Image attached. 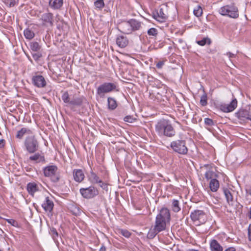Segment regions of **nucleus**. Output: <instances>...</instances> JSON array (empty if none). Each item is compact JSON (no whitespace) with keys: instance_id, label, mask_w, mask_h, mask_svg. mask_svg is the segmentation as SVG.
<instances>
[{"instance_id":"obj_1","label":"nucleus","mask_w":251,"mask_h":251,"mask_svg":"<svg viewBox=\"0 0 251 251\" xmlns=\"http://www.w3.org/2000/svg\"><path fill=\"white\" fill-rule=\"evenodd\" d=\"M171 215L169 210L166 207L162 208L155 218V225L153 226L159 232L165 230L166 224L170 222Z\"/></svg>"},{"instance_id":"obj_2","label":"nucleus","mask_w":251,"mask_h":251,"mask_svg":"<svg viewBox=\"0 0 251 251\" xmlns=\"http://www.w3.org/2000/svg\"><path fill=\"white\" fill-rule=\"evenodd\" d=\"M62 100L71 109L76 107L80 106L83 103V97H77L76 95L69 96L67 91H65L62 95Z\"/></svg>"},{"instance_id":"obj_3","label":"nucleus","mask_w":251,"mask_h":251,"mask_svg":"<svg viewBox=\"0 0 251 251\" xmlns=\"http://www.w3.org/2000/svg\"><path fill=\"white\" fill-rule=\"evenodd\" d=\"M43 171L44 176L50 177V181L53 183H57L61 179L60 173L56 165L46 166L43 168Z\"/></svg>"},{"instance_id":"obj_4","label":"nucleus","mask_w":251,"mask_h":251,"mask_svg":"<svg viewBox=\"0 0 251 251\" xmlns=\"http://www.w3.org/2000/svg\"><path fill=\"white\" fill-rule=\"evenodd\" d=\"M170 147L174 152L179 154L186 155L188 152L186 141L185 140H174L171 143Z\"/></svg>"},{"instance_id":"obj_5","label":"nucleus","mask_w":251,"mask_h":251,"mask_svg":"<svg viewBox=\"0 0 251 251\" xmlns=\"http://www.w3.org/2000/svg\"><path fill=\"white\" fill-rule=\"evenodd\" d=\"M218 11L222 15L227 16L231 18L237 19L239 17L238 9L234 4L226 5L221 7Z\"/></svg>"},{"instance_id":"obj_6","label":"nucleus","mask_w":251,"mask_h":251,"mask_svg":"<svg viewBox=\"0 0 251 251\" xmlns=\"http://www.w3.org/2000/svg\"><path fill=\"white\" fill-rule=\"evenodd\" d=\"M117 85L116 83L104 82L100 85L97 89V95L100 98H103L105 94L113 91H118Z\"/></svg>"},{"instance_id":"obj_7","label":"nucleus","mask_w":251,"mask_h":251,"mask_svg":"<svg viewBox=\"0 0 251 251\" xmlns=\"http://www.w3.org/2000/svg\"><path fill=\"white\" fill-rule=\"evenodd\" d=\"M24 145L26 151L29 153H35L38 150L39 147V143L34 135L26 137L25 140Z\"/></svg>"},{"instance_id":"obj_8","label":"nucleus","mask_w":251,"mask_h":251,"mask_svg":"<svg viewBox=\"0 0 251 251\" xmlns=\"http://www.w3.org/2000/svg\"><path fill=\"white\" fill-rule=\"evenodd\" d=\"M79 192L83 198L86 199H91L99 195V190L94 186H90L87 188H81Z\"/></svg>"},{"instance_id":"obj_9","label":"nucleus","mask_w":251,"mask_h":251,"mask_svg":"<svg viewBox=\"0 0 251 251\" xmlns=\"http://www.w3.org/2000/svg\"><path fill=\"white\" fill-rule=\"evenodd\" d=\"M190 218L194 223L198 222L200 224H203L206 221V215L203 210L196 209L191 212Z\"/></svg>"},{"instance_id":"obj_10","label":"nucleus","mask_w":251,"mask_h":251,"mask_svg":"<svg viewBox=\"0 0 251 251\" xmlns=\"http://www.w3.org/2000/svg\"><path fill=\"white\" fill-rule=\"evenodd\" d=\"M32 83L36 87L42 88L47 85V82L44 77L42 75H34L32 77Z\"/></svg>"},{"instance_id":"obj_11","label":"nucleus","mask_w":251,"mask_h":251,"mask_svg":"<svg viewBox=\"0 0 251 251\" xmlns=\"http://www.w3.org/2000/svg\"><path fill=\"white\" fill-rule=\"evenodd\" d=\"M169 124L170 122L165 119H162L157 123L155 126V131L160 137H162L163 132L165 131Z\"/></svg>"},{"instance_id":"obj_12","label":"nucleus","mask_w":251,"mask_h":251,"mask_svg":"<svg viewBox=\"0 0 251 251\" xmlns=\"http://www.w3.org/2000/svg\"><path fill=\"white\" fill-rule=\"evenodd\" d=\"M237 106V100L236 99L232 100L229 104H222L220 106V109L224 112L228 113L233 111Z\"/></svg>"},{"instance_id":"obj_13","label":"nucleus","mask_w":251,"mask_h":251,"mask_svg":"<svg viewBox=\"0 0 251 251\" xmlns=\"http://www.w3.org/2000/svg\"><path fill=\"white\" fill-rule=\"evenodd\" d=\"M41 20L44 25L52 26L53 25L54 17L51 13H44L42 15Z\"/></svg>"},{"instance_id":"obj_14","label":"nucleus","mask_w":251,"mask_h":251,"mask_svg":"<svg viewBox=\"0 0 251 251\" xmlns=\"http://www.w3.org/2000/svg\"><path fill=\"white\" fill-rule=\"evenodd\" d=\"M235 115L241 120H248L251 121V113L247 110L241 109L235 113Z\"/></svg>"},{"instance_id":"obj_15","label":"nucleus","mask_w":251,"mask_h":251,"mask_svg":"<svg viewBox=\"0 0 251 251\" xmlns=\"http://www.w3.org/2000/svg\"><path fill=\"white\" fill-rule=\"evenodd\" d=\"M163 90L157 89L156 90L152 91L151 93H150V97L151 99H156L158 101H164L166 96L164 94Z\"/></svg>"},{"instance_id":"obj_16","label":"nucleus","mask_w":251,"mask_h":251,"mask_svg":"<svg viewBox=\"0 0 251 251\" xmlns=\"http://www.w3.org/2000/svg\"><path fill=\"white\" fill-rule=\"evenodd\" d=\"M54 206L53 201L50 199L49 197L45 198V200L42 204V207L46 212H51Z\"/></svg>"},{"instance_id":"obj_17","label":"nucleus","mask_w":251,"mask_h":251,"mask_svg":"<svg viewBox=\"0 0 251 251\" xmlns=\"http://www.w3.org/2000/svg\"><path fill=\"white\" fill-rule=\"evenodd\" d=\"M121 32L125 34H130L132 33V28L130 26L129 20L122 22L120 25Z\"/></svg>"},{"instance_id":"obj_18","label":"nucleus","mask_w":251,"mask_h":251,"mask_svg":"<svg viewBox=\"0 0 251 251\" xmlns=\"http://www.w3.org/2000/svg\"><path fill=\"white\" fill-rule=\"evenodd\" d=\"M74 180L78 182H81L84 178V174L81 169H75L73 171Z\"/></svg>"},{"instance_id":"obj_19","label":"nucleus","mask_w":251,"mask_h":251,"mask_svg":"<svg viewBox=\"0 0 251 251\" xmlns=\"http://www.w3.org/2000/svg\"><path fill=\"white\" fill-rule=\"evenodd\" d=\"M128 44V40L126 36L120 35L116 38V44L120 48H125Z\"/></svg>"},{"instance_id":"obj_20","label":"nucleus","mask_w":251,"mask_h":251,"mask_svg":"<svg viewBox=\"0 0 251 251\" xmlns=\"http://www.w3.org/2000/svg\"><path fill=\"white\" fill-rule=\"evenodd\" d=\"M29 159L31 161H34L37 163H45L46 162L44 156L41 155L39 152L29 156Z\"/></svg>"},{"instance_id":"obj_21","label":"nucleus","mask_w":251,"mask_h":251,"mask_svg":"<svg viewBox=\"0 0 251 251\" xmlns=\"http://www.w3.org/2000/svg\"><path fill=\"white\" fill-rule=\"evenodd\" d=\"M63 3V0H49V6L54 10L60 9Z\"/></svg>"},{"instance_id":"obj_22","label":"nucleus","mask_w":251,"mask_h":251,"mask_svg":"<svg viewBox=\"0 0 251 251\" xmlns=\"http://www.w3.org/2000/svg\"><path fill=\"white\" fill-rule=\"evenodd\" d=\"M32 134V131L29 128L23 127L20 130H18L17 132V134L16 135V138L21 140L23 138L24 135L25 134Z\"/></svg>"},{"instance_id":"obj_23","label":"nucleus","mask_w":251,"mask_h":251,"mask_svg":"<svg viewBox=\"0 0 251 251\" xmlns=\"http://www.w3.org/2000/svg\"><path fill=\"white\" fill-rule=\"evenodd\" d=\"M176 131L172 125L170 123L167 127L165 131L163 132L162 137H172L176 134Z\"/></svg>"},{"instance_id":"obj_24","label":"nucleus","mask_w":251,"mask_h":251,"mask_svg":"<svg viewBox=\"0 0 251 251\" xmlns=\"http://www.w3.org/2000/svg\"><path fill=\"white\" fill-rule=\"evenodd\" d=\"M26 189L28 193L31 195L39 191V188L35 182H29L26 186Z\"/></svg>"},{"instance_id":"obj_25","label":"nucleus","mask_w":251,"mask_h":251,"mask_svg":"<svg viewBox=\"0 0 251 251\" xmlns=\"http://www.w3.org/2000/svg\"><path fill=\"white\" fill-rule=\"evenodd\" d=\"M210 248L211 251H223V248L215 239H212L210 242Z\"/></svg>"},{"instance_id":"obj_26","label":"nucleus","mask_w":251,"mask_h":251,"mask_svg":"<svg viewBox=\"0 0 251 251\" xmlns=\"http://www.w3.org/2000/svg\"><path fill=\"white\" fill-rule=\"evenodd\" d=\"M153 17L157 21L160 22L165 21L167 18V15L163 12V8H160L159 11L154 15Z\"/></svg>"},{"instance_id":"obj_27","label":"nucleus","mask_w":251,"mask_h":251,"mask_svg":"<svg viewBox=\"0 0 251 251\" xmlns=\"http://www.w3.org/2000/svg\"><path fill=\"white\" fill-rule=\"evenodd\" d=\"M129 22L132 28V32L139 30L142 26V23L136 19H130Z\"/></svg>"},{"instance_id":"obj_28","label":"nucleus","mask_w":251,"mask_h":251,"mask_svg":"<svg viewBox=\"0 0 251 251\" xmlns=\"http://www.w3.org/2000/svg\"><path fill=\"white\" fill-rule=\"evenodd\" d=\"M101 178L95 173L91 171L89 176V181L93 184H98V182H100V181Z\"/></svg>"},{"instance_id":"obj_29","label":"nucleus","mask_w":251,"mask_h":251,"mask_svg":"<svg viewBox=\"0 0 251 251\" xmlns=\"http://www.w3.org/2000/svg\"><path fill=\"white\" fill-rule=\"evenodd\" d=\"M209 187L212 192H216L219 188V181L216 178L211 179L209 182Z\"/></svg>"},{"instance_id":"obj_30","label":"nucleus","mask_w":251,"mask_h":251,"mask_svg":"<svg viewBox=\"0 0 251 251\" xmlns=\"http://www.w3.org/2000/svg\"><path fill=\"white\" fill-rule=\"evenodd\" d=\"M108 108L109 110H113L115 109L117 106V102L116 100L112 97H108L107 99Z\"/></svg>"},{"instance_id":"obj_31","label":"nucleus","mask_w":251,"mask_h":251,"mask_svg":"<svg viewBox=\"0 0 251 251\" xmlns=\"http://www.w3.org/2000/svg\"><path fill=\"white\" fill-rule=\"evenodd\" d=\"M49 233L51 236L53 240L55 243H58V238L59 234L55 228L53 227H50Z\"/></svg>"},{"instance_id":"obj_32","label":"nucleus","mask_w":251,"mask_h":251,"mask_svg":"<svg viewBox=\"0 0 251 251\" xmlns=\"http://www.w3.org/2000/svg\"><path fill=\"white\" fill-rule=\"evenodd\" d=\"M29 47L32 52L40 51L41 47L37 42H32L29 43Z\"/></svg>"},{"instance_id":"obj_33","label":"nucleus","mask_w":251,"mask_h":251,"mask_svg":"<svg viewBox=\"0 0 251 251\" xmlns=\"http://www.w3.org/2000/svg\"><path fill=\"white\" fill-rule=\"evenodd\" d=\"M160 232L159 231H157L155 228L152 226L149 230L147 237L149 239H153L157 233Z\"/></svg>"},{"instance_id":"obj_34","label":"nucleus","mask_w":251,"mask_h":251,"mask_svg":"<svg viewBox=\"0 0 251 251\" xmlns=\"http://www.w3.org/2000/svg\"><path fill=\"white\" fill-rule=\"evenodd\" d=\"M224 194L226 197L227 202L229 204L230 202L233 201V196L231 192L227 188L223 189Z\"/></svg>"},{"instance_id":"obj_35","label":"nucleus","mask_w":251,"mask_h":251,"mask_svg":"<svg viewBox=\"0 0 251 251\" xmlns=\"http://www.w3.org/2000/svg\"><path fill=\"white\" fill-rule=\"evenodd\" d=\"M172 210L176 213L179 212L181 208L179 206V202L178 200H173L172 205Z\"/></svg>"},{"instance_id":"obj_36","label":"nucleus","mask_w":251,"mask_h":251,"mask_svg":"<svg viewBox=\"0 0 251 251\" xmlns=\"http://www.w3.org/2000/svg\"><path fill=\"white\" fill-rule=\"evenodd\" d=\"M24 34L27 39L31 40L34 37V33L29 28L25 29L24 31Z\"/></svg>"},{"instance_id":"obj_37","label":"nucleus","mask_w":251,"mask_h":251,"mask_svg":"<svg viewBox=\"0 0 251 251\" xmlns=\"http://www.w3.org/2000/svg\"><path fill=\"white\" fill-rule=\"evenodd\" d=\"M196 43L201 46H203L206 44L207 45H210L211 41L210 39L207 37L203 38L201 40L197 41Z\"/></svg>"},{"instance_id":"obj_38","label":"nucleus","mask_w":251,"mask_h":251,"mask_svg":"<svg viewBox=\"0 0 251 251\" xmlns=\"http://www.w3.org/2000/svg\"><path fill=\"white\" fill-rule=\"evenodd\" d=\"M203 94L201 97L200 103L202 106H204L207 104V96L204 89H203Z\"/></svg>"},{"instance_id":"obj_39","label":"nucleus","mask_w":251,"mask_h":251,"mask_svg":"<svg viewBox=\"0 0 251 251\" xmlns=\"http://www.w3.org/2000/svg\"><path fill=\"white\" fill-rule=\"evenodd\" d=\"M100 182H98L99 186L101 187L103 190L106 191H108V181L106 180H102V179L100 181Z\"/></svg>"},{"instance_id":"obj_40","label":"nucleus","mask_w":251,"mask_h":251,"mask_svg":"<svg viewBox=\"0 0 251 251\" xmlns=\"http://www.w3.org/2000/svg\"><path fill=\"white\" fill-rule=\"evenodd\" d=\"M194 14L197 17L201 16L202 14V9L201 6L197 5L193 10Z\"/></svg>"},{"instance_id":"obj_41","label":"nucleus","mask_w":251,"mask_h":251,"mask_svg":"<svg viewBox=\"0 0 251 251\" xmlns=\"http://www.w3.org/2000/svg\"><path fill=\"white\" fill-rule=\"evenodd\" d=\"M31 53L32 57L36 62H38L40 61L41 58L42 57V54L40 51L33 52Z\"/></svg>"},{"instance_id":"obj_42","label":"nucleus","mask_w":251,"mask_h":251,"mask_svg":"<svg viewBox=\"0 0 251 251\" xmlns=\"http://www.w3.org/2000/svg\"><path fill=\"white\" fill-rule=\"evenodd\" d=\"M119 233L126 238H129L131 236V233L126 229H120Z\"/></svg>"},{"instance_id":"obj_43","label":"nucleus","mask_w":251,"mask_h":251,"mask_svg":"<svg viewBox=\"0 0 251 251\" xmlns=\"http://www.w3.org/2000/svg\"><path fill=\"white\" fill-rule=\"evenodd\" d=\"M95 6L99 9H102L104 6L103 0H97L94 2Z\"/></svg>"},{"instance_id":"obj_44","label":"nucleus","mask_w":251,"mask_h":251,"mask_svg":"<svg viewBox=\"0 0 251 251\" xmlns=\"http://www.w3.org/2000/svg\"><path fill=\"white\" fill-rule=\"evenodd\" d=\"M147 33L150 36H156L158 34V31L156 28L152 27L148 30Z\"/></svg>"},{"instance_id":"obj_45","label":"nucleus","mask_w":251,"mask_h":251,"mask_svg":"<svg viewBox=\"0 0 251 251\" xmlns=\"http://www.w3.org/2000/svg\"><path fill=\"white\" fill-rule=\"evenodd\" d=\"M124 120L126 122L132 123L136 120V119L133 118V117L132 116L128 115V116H126L124 118Z\"/></svg>"},{"instance_id":"obj_46","label":"nucleus","mask_w":251,"mask_h":251,"mask_svg":"<svg viewBox=\"0 0 251 251\" xmlns=\"http://www.w3.org/2000/svg\"><path fill=\"white\" fill-rule=\"evenodd\" d=\"M204 124L205 125L211 126L214 125V122L211 119L206 118L204 119Z\"/></svg>"},{"instance_id":"obj_47","label":"nucleus","mask_w":251,"mask_h":251,"mask_svg":"<svg viewBox=\"0 0 251 251\" xmlns=\"http://www.w3.org/2000/svg\"><path fill=\"white\" fill-rule=\"evenodd\" d=\"M5 220L8 222V223H9V224H10L11 225L14 227L19 226L18 223L14 219H5Z\"/></svg>"},{"instance_id":"obj_48","label":"nucleus","mask_w":251,"mask_h":251,"mask_svg":"<svg viewBox=\"0 0 251 251\" xmlns=\"http://www.w3.org/2000/svg\"><path fill=\"white\" fill-rule=\"evenodd\" d=\"M4 2L9 7H13L15 5V0H4Z\"/></svg>"},{"instance_id":"obj_49","label":"nucleus","mask_w":251,"mask_h":251,"mask_svg":"<svg viewBox=\"0 0 251 251\" xmlns=\"http://www.w3.org/2000/svg\"><path fill=\"white\" fill-rule=\"evenodd\" d=\"M212 175L213 172L211 171H207L205 173L204 175L205 177L207 179H211Z\"/></svg>"},{"instance_id":"obj_50","label":"nucleus","mask_w":251,"mask_h":251,"mask_svg":"<svg viewBox=\"0 0 251 251\" xmlns=\"http://www.w3.org/2000/svg\"><path fill=\"white\" fill-rule=\"evenodd\" d=\"M164 64V61H158L156 64V67L157 69H161L163 67V66Z\"/></svg>"},{"instance_id":"obj_51","label":"nucleus","mask_w":251,"mask_h":251,"mask_svg":"<svg viewBox=\"0 0 251 251\" xmlns=\"http://www.w3.org/2000/svg\"><path fill=\"white\" fill-rule=\"evenodd\" d=\"M248 239L251 242V224H250L248 228Z\"/></svg>"},{"instance_id":"obj_52","label":"nucleus","mask_w":251,"mask_h":251,"mask_svg":"<svg viewBox=\"0 0 251 251\" xmlns=\"http://www.w3.org/2000/svg\"><path fill=\"white\" fill-rule=\"evenodd\" d=\"M5 142V141L4 139L0 140V148H2L4 147Z\"/></svg>"},{"instance_id":"obj_53","label":"nucleus","mask_w":251,"mask_h":251,"mask_svg":"<svg viewBox=\"0 0 251 251\" xmlns=\"http://www.w3.org/2000/svg\"><path fill=\"white\" fill-rule=\"evenodd\" d=\"M246 193L251 196V185L246 189Z\"/></svg>"},{"instance_id":"obj_54","label":"nucleus","mask_w":251,"mask_h":251,"mask_svg":"<svg viewBox=\"0 0 251 251\" xmlns=\"http://www.w3.org/2000/svg\"><path fill=\"white\" fill-rule=\"evenodd\" d=\"M227 55L228 56L229 58H232L235 57V54H233L230 52H228L227 53Z\"/></svg>"},{"instance_id":"obj_55","label":"nucleus","mask_w":251,"mask_h":251,"mask_svg":"<svg viewBox=\"0 0 251 251\" xmlns=\"http://www.w3.org/2000/svg\"><path fill=\"white\" fill-rule=\"evenodd\" d=\"M225 251H236L235 248L233 247H229L226 249Z\"/></svg>"},{"instance_id":"obj_56","label":"nucleus","mask_w":251,"mask_h":251,"mask_svg":"<svg viewBox=\"0 0 251 251\" xmlns=\"http://www.w3.org/2000/svg\"><path fill=\"white\" fill-rule=\"evenodd\" d=\"M99 251H106V248L104 246H102Z\"/></svg>"},{"instance_id":"obj_57","label":"nucleus","mask_w":251,"mask_h":251,"mask_svg":"<svg viewBox=\"0 0 251 251\" xmlns=\"http://www.w3.org/2000/svg\"><path fill=\"white\" fill-rule=\"evenodd\" d=\"M248 217H249V219H251V207L250 208V211L248 213Z\"/></svg>"},{"instance_id":"obj_58","label":"nucleus","mask_w":251,"mask_h":251,"mask_svg":"<svg viewBox=\"0 0 251 251\" xmlns=\"http://www.w3.org/2000/svg\"><path fill=\"white\" fill-rule=\"evenodd\" d=\"M187 251H199L198 250H195V249H189Z\"/></svg>"},{"instance_id":"obj_59","label":"nucleus","mask_w":251,"mask_h":251,"mask_svg":"<svg viewBox=\"0 0 251 251\" xmlns=\"http://www.w3.org/2000/svg\"><path fill=\"white\" fill-rule=\"evenodd\" d=\"M27 56L28 59H29V60L31 62H32V59H31V57H30L29 56Z\"/></svg>"},{"instance_id":"obj_60","label":"nucleus","mask_w":251,"mask_h":251,"mask_svg":"<svg viewBox=\"0 0 251 251\" xmlns=\"http://www.w3.org/2000/svg\"><path fill=\"white\" fill-rule=\"evenodd\" d=\"M0 219H2V218L0 216Z\"/></svg>"},{"instance_id":"obj_61","label":"nucleus","mask_w":251,"mask_h":251,"mask_svg":"<svg viewBox=\"0 0 251 251\" xmlns=\"http://www.w3.org/2000/svg\"><path fill=\"white\" fill-rule=\"evenodd\" d=\"M1 133L0 132V135H1Z\"/></svg>"},{"instance_id":"obj_62","label":"nucleus","mask_w":251,"mask_h":251,"mask_svg":"<svg viewBox=\"0 0 251 251\" xmlns=\"http://www.w3.org/2000/svg\"><path fill=\"white\" fill-rule=\"evenodd\" d=\"M0 251H1L0 250Z\"/></svg>"}]
</instances>
